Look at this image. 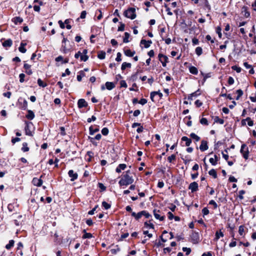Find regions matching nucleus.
Listing matches in <instances>:
<instances>
[{
  "mask_svg": "<svg viewBox=\"0 0 256 256\" xmlns=\"http://www.w3.org/2000/svg\"><path fill=\"white\" fill-rule=\"evenodd\" d=\"M130 171H126V173L122 176L121 179L118 182L120 186H128L132 184L134 182V178L132 176L129 174Z\"/></svg>",
  "mask_w": 256,
  "mask_h": 256,
  "instance_id": "nucleus-1",
  "label": "nucleus"
},
{
  "mask_svg": "<svg viewBox=\"0 0 256 256\" xmlns=\"http://www.w3.org/2000/svg\"><path fill=\"white\" fill-rule=\"evenodd\" d=\"M124 16L131 20H134L136 18V9L133 8H130L124 12Z\"/></svg>",
  "mask_w": 256,
  "mask_h": 256,
  "instance_id": "nucleus-2",
  "label": "nucleus"
},
{
  "mask_svg": "<svg viewBox=\"0 0 256 256\" xmlns=\"http://www.w3.org/2000/svg\"><path fill=\"white\" fill-rule=\"evenodd\" d=\"M240 152L242 154L244 158L245 159H247L248 156V148L245 144L242 145L240 148Z\"/></svg>",
  "mask_w": 256,
  "mask_h": 256,
  "instance_id": "nucleus-3",
  "label": "nucleus"
},
{
  "mask_svg": "<svg viewBox=\"0 0 256 256\" xmlns=\"http://www.w3.org/2000/svg\"><path fill=\"white\" fill-rule=\"evenodd\" d=\"M159 60L162 62L164 67L166 66V63L168 62V58L162 54H160L158 56Z\"/></svg>",
  "mask_w": 256,
  "mask_h": 256,
  "instance_id": "nucleus-4",
  "label": "nucleus"
},
{
  "mask_svg": "<svg viewBox=\"0 0 256 256\" xmlns=\"http://www.w3.org/2000/svg\"><path fill=\"white\" fill-rule=\"evenodd\" d=\"M198 184L196 182L190 183L188 186V189L191 190L192 192H196L198 190Z\"/></svg>",
  "mask_w": 256,
  "mask_h": 256,
  "instance_id": "nucleus-5",
  "label": "nucleus"
},
{
  "mask_svg": "<svg viewBox=\"0 0 256 256\" xmlns=\"http://www.w3.org/2000/svg\"><path fill=\"white\" fill-rule=\"evenodd\" d=\"M208 142L206 141L202 140L201 142V144L200 146V150L202 152H204L208 149Z\"/></svg>",
  "mask_w": 256,
  "mask_h": 256,
  "instance_id": "nucleus-6",
  "label": "nucleus"
},
{
  "mask_svg": "<svg viewBox=\"0 0 256 256\" xmlns=\"http://www.w3.org/2000/svg\"><path fill=\"white\" fill-rule=\"evenodd\" d=\"M69 176L71 178V181H74L78 178V174L74 172L73 170H70L68 172Z\"/></svg>",
  "mask_w": 256,
  "mask_h": 256,
  "instance_id": "nucleus-7",
  "label": "nucleus"
},
{
  "mask_svg": "<svg viewBox=\"0 0 256 256\" xmlns=\"http://www.w3.org/2000/svg\"><path fill=\"white\" fill-rule=\"evenodd\" d=\"M32 182L34 185L38 186H40L42 184V180L40 178H34L32 179Z\"/></svg>",
  "mask_w": 256,
  "mask_h": 256,
  "instance_id": "nucleus-8",
  "label": "nucleus"
},
{
  "mask_svg": "<svg viewBox=\"0 0 256 256\" xmlns=\"http://www.w3.org/2000/svg\"><path fill=\"white\" fill-rule=\"evenodd\" d=\"M24 68L25 69V72L28 75H31L32 74V71L30 69L31 66L25 63L24 65Z\"/></svg>",
  "mask_w": 256,
  "mask_h": 256,
  "instance_id": "nucleus-9",
  "label": "nucleus"
},
{
  "mask_svg": "<svg viewBox=\"0 0 256 256\" xmlns=\"http://www.w3.org/2000/svg\"><path fill=\"white\" fill-rule=\"evenodd\" d=\"M159 211H157L156 210H154V214L156 219L159 220L160 221L164 220L165 216H160L159 214Z\"/></svg>",
  "mask_w": 256,
  "mask_h": 256,
  "instance_id": "nucleus-10",
  "label": "nucleus"
},
{
  "mask_svg": "<svg viewBox=\"0 0 256 256\" xmlns=\"http://www.w3.org/2000/svg\"><path fill=\"white\" fill-rule=\"evenodd\" d=\"M78 106L79 108H82L86 107L88 106V104L84 99L81 98L78 100Z\"/></svg>",
  "mask_w": 256,
  "mask_h": 256,
  "instance_id": "nucleus-11",
  "label": "nucleus"
},
{
  "mask_svg": "<svg viewBox=\"0 0 256 256\" xmlns=\"http://www.w3.org/2000/svg\"><path fill=\"white\" fill-rule=\"evenodd\" d=\"M156 95H158V96H160V98H161L162 96V92H160V90L158 91V92H152L150 93V98L152 102L154 101V98Z\"/></svg>",
  "mask_w": 256,
  "mask_h": 256,
  "instance_id": "nucleus-12",
  "label": "nucleus"
},
{
  "mask_svg": "<svg viewBox=\"0 0 256 256\" xmlns=\"http://www.w3.org/2000/svg\"><path fill=\"white\" fill-rule=\"evenodd\" d=\"M105 84L106 88L109 90H112L116 86L115 84L112 82H107Z\"/></svg>",
  "mask_w": 256,
  "mask_h": 256,
  "instance_id": "nucleus-13",
  "label": "nucleus"
},
{
  "mask_svg": "<svg viewBox=\"0 0 256 256\" xmlns=\"http://www.w3.org/2000/svg\"><path fill=\"white\" fill-rule=\"evenodd\" d=\"M200 93L199 92V90L191 94L188 97V99L191 100H193L194 98L199 96Z\"/></svg>",
  "mask_w": 256,
  "mask_h": 256,
  "instance_id": "nucleus-14",
  "label": "nucleus"
},
{
  "mask_svg": "<svg viewBox=\"0 0 256 256\" xmlns=\"http://www.w3.org/2000/svg\"><path fill=\"white\" fill-rule=\"evenodd\" d=\"M126 167V164H120L116 168V171L118 173H120L121 172L122 170H124Z\"/></svg>",
  "mask_w": 256,
  "mask_h": 256,
  "instance_id": "nucleus-15",
  "label": "nucleus"
},
{
  "mask_svg": "<svg viewBox=\"0 0 256 256\" xmlns=\"http://www.w3.org/2000/svg\"><path fill=\"white\" fill-rule=\"evenodd\" d=\"M152 43V40H142L140 42V44H144L146 48L150 47Z\"/></svg>",
  "mask_w": 256,
  "mask_h": 256,
  "instance_id": "nucleus-16",
  "label": "nucleus"
},
{
  "mask_svg": "<svg viewBox=\"0 0 256 256\" xmlns=\"http://www.w3.org/2000/svg\"><path fill=\"white\" fill-rule=\"evenodd\" d=\"M182 140L186 142V146H190L192 143L191 139L188 138L187 136H182Z\"/></svg>",
  "mask_w": 256,
  "mask_h": 256,
  "instance_id": "nucleus-17",
  "label": "nucleus"
},
{
  "mask_svg": "<svg viewBox=\"0 0 256 256\" xmlns=\"http://www.w3.org/2000/svg\"><path fill=\"white\" fill-rule=\"evenodd\" d=\"M12 22H14V24H21L23 22V20L20 17L16 16L12 18Z\"/></svg>",
  "mask_w": 256,
  "mask_h": 256,
  "instance_id": "nucleus-18",
  "label": "nucleus"
},
{
  "mask_svg": "<svg viewBox=\"0 0 256 256\" xmlns=\"http://www.w3.org/2000/svg\"><path fill=\"white\" fill-rule=\"evenodd\" d=\"M132 216H134L136 220H139L142 216V211L136 214L135 212H132Z\"/></svg>",
  "mask_w": 256,
  "mask_h": 256,
  "instance_id": "nucleus-19",
  "label": "nucleus"
},
{
  "mask_svg": "<svg viewBox=\"0 0 256 256\" xmlns=\"http://www.w3.org/2000/svg\"><path fill=\"white\" fill-rule=\"evenodd\" d=\"M224 236V233L221 231H216L215 234L214 240L217 241L220 237Z\"/></svg>",
  "mask_w": 256,
  "mask_h": 256,
  "instance_id": "nucleus-20",
  "label": "nucleus"
},
{
  "mask_svg": "<svg viewBox=\"0 0 256 256\" xmlns=\"http://www.w3.org/2000/svg\"><path fill=\"white\" fill-rule=\"evenodd\" d=\"M200 74L204 77L202 84H204V82H206V80L208 78H210L212 76V74L210 72H209L208 74H204L202 72H200Z\"/></svg>",
  "mask_w": 256,
  "mask_h": 256,
  "instance_id": "nucleus-21",
  "label": "nucleus"
},
{
  "mask_svg": "<svg viewBox=\"0 0 256 256\" xmlns=\"http://www.w3.org/2000/svg\"><path fill=\"white\" fill-rule=\"evenodd\" d=\"M12 40L10 39H8V40H5L2 43V46L4 47H10L12 46Z\"/></svg>",
  "mask_w": 256,
  "mask_h": 256,
  "instance_id": "nucleus-22",
  "label": "nucleus"
},
{
  "mask_svg": "<svg viewBox=\"0 0 256 256\" xmlns=\"http://www.w3.org/2000/svg\"><path fill=\"white\" fill-rule=\"evenodd\" d=\"M124 53L126 56L130 57L133 56L134 54H135L134 51H131L130 50H124Z\"/></svg>",
  "mask_w": 256,
  "mask_h": 256,
  "instance_id": "nucleus-23",
  "label": "nucleus"
},
{
  "mask_svg": "<svg viewBox=\"0 0 256 256\" xmlns=\"http://www.w3.org/2000/svg\"><path fill=\"white\" fill-rule=\"evenodd\" d=\"M28 114L26 116V118L30 120H32L34 117V112L31 110H28Z\"/></svg>",
  "mask_w": 256,
  "mask_h": 256,
  "instance_id": "nucleus-24",
  "label": "nucleus"
},
{
  "mask_svg": "<svg viewBox=\"0 0 256 256\" xmlns=\"http://www.w3.org/2000/svg\"><path fill=\"white\" fill-rule=\"evenodd\" d=\"M190 72L193 74H197L198 73V70L194 66H190L189 67Z\"/></svg>",
  "mask_w": 256,
  "mask_h": 256,
  "instance_id": "nucleus-25",
  "label": "nucleus"
},
{
  "mask_svg": "<svg viewBox=\"0 0 256 256\" xmlns=\"http://www.w3.org/2000/svg\"><path fill=\"white\" fill-rule=\"evenodd\" d=\"M132 64L130 63L124 62L122 64L121 69L122 70H124L126 68H131Z\"/></svg>",
  "mask_w": 256,
  "mask_h": 256,
  "instance_id": "nucleus-26",
  "label": "nucleus"
},
{
  "mask_svg": "<svg viewBox=\"0 0 256 256\" xmlns=\"http://www.w3.org/2000/svg\"><path fill=\"white\" fill-rule=\"evenodd\" d=\"M26 44L21 43L20 47L18 48V50L20 52L22 53H25L26 51V48H24Z\"/></svg>",
  "mask_w": 256,
  "mask_h": 256,
  "instance_id": "nucleus-27",
  "label": "nucleus"
},
{
  "mask_svg": "<svg viewBox=\"0 0 256 256\" xmlns=\"http://www.w3.org/2000/svg\"><path fill=\"white\" fill-rule=\"evenodd\" d=\"M30 125L29 124H27L25 127V131H26V135L31 136L32 135V132L30 131Z\"/></svg>",
  "mask_w": 256,
  "mask_h": 256,
  "instance_id": "nucleus-28",
  "label": "nucleus"
},
{
  "mask_svg": "<svg viewBox=\"0 0 256 256\" xmlns=\"http://www.w3.org/2000/svg\"><path fill=\"white\" fill-rule=\"evenodd\" d=\"M14 240H10L8 244L6 246V248L7 250L10 249L14 245Z\"/></svg>",
  "mask_w": 256,
  "mask_h": 256,
  "instance_id": "nucleus-29",
  "label": "nucleus"
},
{
  "mask_svg": "<svg viewBox=\"0 0 256 256\" xmlns=\"http://www.w3.org/2000/svg\"><path fill=\"white\" fill-rule=\"evenodd\" d=\"M98 57L100 60H103L106 57V52L104 51H100L98 54Z\"/></svg>",
  "mask_w": 256,
  "mask_h": 256,
  "instance_id": "nucleus-30",
  "label": "nucleus"
},
{
  "mask_svg": "<svg viewBox=\"0 0 256 256\" xmlns=\"http://www.w3.org/2000/svg\"><path fill=\"white\" fill-rule=\"evenodd\" d=\"M84 234L82 236V238L85 239L92 238V234L86 232L85 230H84Z\"/></svg>",
  "mask_w": 256,
  "mask_h": 256,
  "instance_id": "nucleus-31",
  "label": "nucleus"
},
{
  "mask_svg": "<svg viewBox=\"0 0 256 256\" xmlns=\"http://www.w3.org/2000/svg\"><path fill=\"white\" fill-rule=\"evenodd\" d=\"M129 38H130V34L128 32H126L124 33V40H123L124 42L128 43V42H129V40H128Z\"/></svg>",
  "mask_w": 256,
  "mask_h": 256,
  "instance_id": "nucleus-32",
  "label": "nucleus"
},
{
  "mask_svg": "<svg viewBox=\"0 0 256 256\" xmlns=\"http://www.w3.org/2000/svg\"><path fill=\"white\" fill-rule=\"evenodd\" d=\"M190 136L196 142H198L200 140V138L194 133H191Z\"/></svg>",
  "mask_w": 256,
  "mask_h": 256,
  "instance_id": "nucleus-33",
  "label": "nucleus"
},
{
  "mask_svg": "<svg viewBox=\"0 0 256 256\" xmlns=\"http://www.w3.org/2000/svg\"><path fill=\"white\" fill-rule=\"evenodd\" d=\"M195 52H196V54L198 56H200L202 53V49L201 47H200V46H198L196 48V50H195Z\"/></svg>",
  "mask_w": 256,
  "mask_h": 256,
  "instance_id": "nucleus-34",
  "label": "nucleus"
},
{
  "mask_svg": "<svg viewBox=\"0 0 256 256\" xmlns=\"http://www.w3.org/2000/svg\"><path fill=\"white\" fill-rule=\"evenodd\" d=\"M38 84L40 86H42V88H44L47 86L46 84L40 78H38Z\"/></svg>",
  "mask_w": 256,
  "mask_h": 256,
  "instance_id": "nucleus-35",
  "label": "nucleus"
},
{
  "mask_svg": "<svg viewBox=\"0 0 256 256\" xmlns=\"http://www.w3.org/2000/svg\"><path fill=\"white\" fill-rule=\"evenodd\" d=\"M210 175L212 176L214 178H216L217 177V174L216 171L214 169H212L208 172Z\"/></svg>",
  "mask_w": 256,
  "mask_h": 256,
  "instance_id": "nucleus-36",
  "label": "nucleus"
},
{
  "mask_svg": "<svg viewBox=\"0 0 256 256\" xmlns=\"http://www.w3.org/2000/svg\"><path fill=\"white\" fill-rule=\"evenodd\" d=\"M144 226L147 228H152V229H154V225L151 223L150 222H144Z\"/></svg>",
  "mask_w": 256,
  "mask_h": 256,
  "instance_id": "nucleus-37",
  "label": "nucleus"
},
{
  "mask_svg": "<svg viewBox=\"0 0 256 256\" xmlns=\"http://www.w3.org/2000/svg\"><path fill=\"white\" fill-rule=\"evenodd\" d=\"M99 130V129L98 128H93L92 126H90V135H93L94 133L98 132Z\"/></svg>",
  "mask_w": 256,
  "mask_h": 256,
  "instance_id": "nucleus-38",
  "label": "nucleus"
},
{
  "mask_svg": "<svg viewBox=\"0 0 256 256\" xmlns=\"http://www.w3.org/2000/svg\"><path fill=\"white\" fill-rule=\"evenodd\" d=\"M236 93L238 94L236 98V100H238L240 98V97L243 94V92L242 90L240 89L236 91Z\"/></svg>",
  "mask_w": 256,
  "mask_h": 256,
  "instance_id": "nucleus-39",
  "label": "nucleus"
},
{
  "mask_svg": "<svg viewBox=\"0 0 256 256\" xmlns=\"http://www.w3.org/2000/svg\"><path fill=\"white\" fill-rule=\"evenodd\" d=\"M84 76V74L83 72L81 71L79 74L77 76V80L78 82L82 80V78Z\"/></svg>",
  "mask_w": 256,
  "mask_h": 256,
  "instance_id": "nucleus-40",
  "label": "nucleus"
},
{
  "mask_svg": "<svg viewBox=\"0 0 256 256\" xmlns=\"http://www.w3.org/2000/svg\"><path fill=\"white\" fill-rule=\"evenodd\" d=\"M214 122L217 123H219L222 124L224 123V120L216 116L214 118Z\"/></svg>",
  "mask_w": 256,
  "mask_h": 256,
  "instance_id": "nucleus-41",
  "label": "nucleus"
},
{
  "mask_svg": "<svg viewBox=\"0 0 256 256\" xmlns=\"http://www.w3.org/2000/svg\"><path fill=\"white\" fill-rule=\"evenodd\" d=\"M102 206L106 210H108L110 208V205L106 202H102Z\"/></svg>",
  "mask_w": 256,
  "mask_h": 256,
  "instance_id": "nucleus-42",
  "label": "nucleus"
},
{
  "mask_svg": "<svg viewBox=\"0 0 256 256\" xmlns=\"http://www.w3.org/2000/svg\"><path fill=\"white\" fill-rule=\"evenodd\" d=\"M142 216H144L146 218H148L152 217V216L146 211L142 210Z\"/></svg>",
  "mask_w": 256,
  "mask_h": 256,
  "instance_id": "nucleus-43",
  "label": "nucleus"
},
{
  "mask_svg": "<svg viewBox=\"0 0 256 256\" xmlns=\"http://www.w3.org/2000/svg\"><path fill=\"white\" fill-rule=\"evenodd\" d=\"M182 250L186 252V255L188 256L191 252V250L190 248H188L186 247H184L182 248Z\"/></svg>",
  "mask_w": 256,
  "mask_h": 256,
  "instance_id": "nucleus-44",
  "label": "nucleus"
},
{
  "mask_svg": "<svg viewBox=\"0 0 256 256\" xmlns=\"http://www.w3.org/2000/svg\"><path fill=\"white\" fill-rule=\"evenodd\" d=\"M108 128H104L102 129V134L104 135V136H107L108 134Z\"/></svg>",
  "mask_w": 256,
  "mask_h": 256,
  "instance_id": "nucleus-45",
  "label": "nucleus"
},
{
  "mask_svg": "<svg viewBox=\"0 0 256 256\" xmlns=\"http://www.w3.org/2000/svg\"><path fill=\"white\" fill-rule=\"evenodd\" d=\"M80 58L81 61L86 62L88 60V56L87 55H84L82 54Z\"/></svg>",
  "mask_w": 256,
  "mask_h": 256,
  "instance_id": "nucleus-46",
  "label": "nucleus"
},
{
  "mask_svg": "<svg viewBox=\"0 0 256 256\" xmlns=\"http://www.w3.org/2000/svg\"><path fill=\"white\" fill-rule=\"evenodd\" d=\"M22 150L24 152H28L29 150V148L27 146L26 143H24L22 144Z\"/></svg>",
  "mask_w": 256,
  "mask_h": 256,
  "instance_id": "nucleus-47",
  "label": "nucleus"
},
{
  "mask_svg": "<svg viewBox=\"0 0 256 256\" xmlns=\"http://www.w3.org/2000/svg\"><path fill=\"white\" fill-rule=\"evenodd\" d=\"M200 122L201 124L206 126L208 124V120L206 118H202L200 120Z\"/></svg>",
  "mask_w": 256,
  "mask_h": 256,
  "instance_id": "nucleus-48",
  "label": "nucleus"
},
{
  "mask_svg": "<svg viewBox=\"0 0 256 256\" xmlns=\"http://www.w3.org/2000/svg\"><path fill=\"white\" fill-rule=\"evenodd\" d=\"M20 82L22 83L24 81L25 74L23 73L20 74Z\"/></svg>",
  "mask_w": 256,
  "mask_h": 256,
  "instance_id": "nucleus-49",
  "label": "nucleus"
},
{
  "mask_svg": "<svg viewBox=\"0 0 256 256\" xmlns=\"http://www.w3.org/2000/svg\"><path fill=\"white\" fill-rule=\"evenodd\" d=\"M239 195L238 198L240 200H242L244 198L243 194H245V191L244 190H240L238 192Z\"/></svg>",
  "mask_w": 256,
  "mask_h": 256,
  "instance_id": "nucleus-50",
  "label": "nucleus"
},
{
  "mask_svg": "<svg viewBox=\"0 0 256 256\" xmlns=\"http://www.w3.org/2000/svg\"><path fill=\"white\" fill-rule=\"evenodd\" d=\"M246 120L248 121V124L249 126H252L254 125V122L250 120V118L248 117L246 119Z\"/></svg>",
  "mask_w": 256,
  "mask_h": 256,
  "instance_id": "nucleus-51",
  "label": "nucleus"
},
{
  "mask_svg": "<svg viewBox=\"0 0 256 256\" xmlns=\"http://www.w3.org/2000/svg\"><path fill=\"white\" fill-rule=\"evenodd\" d=\"M120 250V249L118 248H112L110 250L111 254H116Z\"/></svg>",
  "mask_w": 256,
  "mask_h": 256,
  "instance_id": "nucleus-52",
  "label": "nucleus"
},
{
  "mask_svg": "<svg viewBox=\"0 0 256 256\" xmlns=\"http://www.w3.org/2000/svg\"><path fill=\"white\" fill-rule=\"evenodd\" d=\"M232 69L236 70L237 72H240L242 70L240 67L237 66H232Z\"/></svg>",
  "mask_w": 256,
  "mask_h": 256,
  "instance_id": "nucleus-53",
  "label": "nucleus"
},
{
  "mask_svg": "<svg viewBox=\"0 0 256 256\" xmlns=\"http://www.w3.org/2000/svg\"><path fill=\"white\" fill-rule=\"evenodd\" d=\"M164 7L166 8V11L167 12L169 16H172V13L170 12V8L169 7H168L167 4H165Z\"/></svg>",
  "mask_w": 256,
  "mask_h": 256,
  "instance_id": "nucleus-54",
  "label": "nucleus"
},
{
  "mask_svg": "<svg viewBox=\"0 0 256 256\" xmlns=\"http://www.w3.org/2000/svg\"><path fill=\"white\" fill-rule=\"evenodd\" d=\"M202 213L204 216H206L209 214V210L206 208H204L202 210Z\"/></svg>",
  "mask_w": 256,
  "mask_h": 256,
  "instance_id": "nucleus-55",
  "label": "nucleus"
},
{
  "mask_svg": "<svg viewBox=\"0 0 256 256\" xmlns=\"http://www.w3.org/2000/svg\"><path fill=\"white\" fill-rule=\"evenodd\" d=\"M120 87H123V88H127V86H128L126 81L124 80H122L120 82Z\"/></svg>",
  "mask_w": 256,
  "mask_h": 256,
  "instance_id": "nucleus-56",
  "label": "nucleus"
},
{
  "mask_svg": "<svg viewBox=\"0 0 256 256\" xmlns=\"http://www.w3.org/2000/svg\"><path fill=\"white\" fill-rule=\"evenodd\" d=\"M238 232L240 236H242L244 233V226H240L239 227L238 229Z\"/></svg>",
  "mask_w": 256,
  "mask_h": 256,
  "instance_id": "nucleus-57",
  "label": "nucleus"
},
{
  "mask_svg": "<svg viewBox=\"0 0 256 256\" xmlns=\"http://www.w3.org/2000/svg\"><path fill=\"white\" fill-rule=\"evenodd\" d=\"M176 159V156L174 154H172V156H170L168 158V160L170 162H171L173 160H174Z\"/></svg>",
  "mask_w": 256,
  "mask_h": 256,
  "instance_id": "nucleus-58",
  "label": "nucleus"
},
{
  "mask_svg": "<svg viewBox=\"0 0 256 256\" xmlns=\"http://www.w3.org/2000/svg\"><path fill=\"white\" fill-rule=\"evenodd\" d=\"M120 25L118 28V31H124V30L125 25H124V24L122 22H120Z\"/></svg>",
  "mask_w": 256,
  "mask_h": 256,
  "instance_id": "nucleus-59",
  "label": "nucleus"
},
{
  "mask_svg": "<svg viewBox=\"0 0 256 256\" xmlns=\"http://www.w3.org/2000/svg\"><path fill=\"white\" fill-rule=\"evenodd\" d=\"M62 48L64 52V53H66L68 50V48L66 47V43L62 44Z\"/></svg>",
  "mask_w": 256,
  "mask_h": 256,
  "instance_id": "nucleus-60",
  "label": "nucleus"
},
{
  "mask_svg": "<svg viewBox=\"0 0 256 256\" xmlns=\"http://www.w3.org/2000/svg\"><path fill=\"white\" fill-rule=\"evenodd\" d=\"M122 54L120 52H118L116 54V60L117 62H120L122 60L121 58Z\"/></svg>",
  "mask_w": 256,
  "mask_h": 256,
  "instance_id": "nucleus-61",
  "label": "nucleus"
},
{
  "mask_svg": "<svg viewBox=\"0 0 256 256\" xmlns=\"http://www.w3.org/2000/svg\"><path fill=\"white\" fill-rule=\"evenodd\" d=\"M210 162L213 166H216L217 164V162L212 158H210Z\"/></svg>",
  "mask_w": 256,
  "mask_h": 256,
  "instance_id": "nucleus-62",
  "label": "nucleus"
},
{
  "mask_svg": "<svg viewBox=\"0 0 256 256\" xmlns=\"http://www.w3.org/2000/svg\"><path fill=\"white\" fill-rule=\"evenodd\" d=\"M192 42L193 45H196L198 44L199 43V40L198 38H194L192 40Z\"/></svg>",
  "mask_w": 256,
  "mask_h": 256,
  "instance_id": "nucleus-63",
  "label": "nucleus"
},
{
  "mask_svg": "<svg viewBox=\"0 0 256 256\" xmlns=\"http://www.w3.org/2000/svg\"><path fill=\"white\" fill-rule=\"evenodd\" d=\"M98 206H96L94 208H93L92 210H90L88 212V214L90 215H92L94 214V211L96 210V209L98 208Z\"/></svg>",
  "mask_w": 256,
  "mask_h": 256,
  "instance_id": "nucleus-64",
  "label": "nucleus"
}]
</instances>
